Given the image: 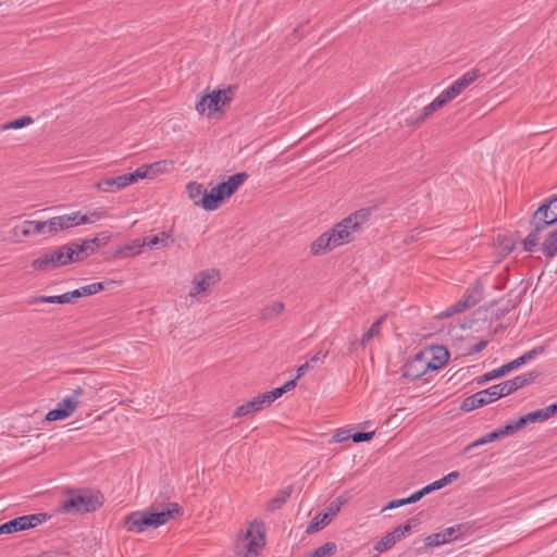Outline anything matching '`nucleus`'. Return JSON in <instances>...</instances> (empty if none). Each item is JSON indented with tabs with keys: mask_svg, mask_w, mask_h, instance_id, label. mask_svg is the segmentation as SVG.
I'll use <instances>...</instances> for the list:
<instances>
[{
	"mask_svg": "<svg viewBox=\"0 0 557 557\" xmlns=\"http://www.w3.org/2000/svg\"><path fill=\"white\" fill-rule=\"evenodd\" d=\"M487 345H488V341L487 339H481L475 345H473L472 347H470L468 349L467 355L472 356V355L479 354L484 348H486Z\"/></svg>",
	"mask_w": 557,
	"mask_h": 557,
	"instance_id": "5fc2aeb1",
	"label": "nucleus"
},
{
	"mask_svg": "<svg viewBox=\"0 0 557 557\" xmlns=\"http://www.w3.org/2000/svg\"><path fill=\"white\" fill-rule=\"evenodd\" d=\"M311 368L312 366L310 362H305L304 364L299 366L297 369L296 380H299L301 376H304Z\"/></svg>",
	"mask_w": 557,
	"mask_h": 557,
	"instance_id": "0e129e2a",
	"label": "nucleus"
},
{
	"mask_svg": "<svg viewBox=\"0 0 557 557\" xmlns=\"http://www.w3.org/2000/svg\"><path fill=\"white\" fill-rule=\"evenodd\" d=\"M331 522L330 515L319 512L307 525L306 532L308 534L315 533L326 527Z\"/></svg>",
	"mask_w": 557,
	"mask_h": 557,
	"instance_id": "c756f323",
	"label": "nucleus"
},
{
	"mask_svg": "<svg viewBox=\"0 0 557 557\" xmlns=\"http://www.w3.org/2000/svg\"><path fill=\"white\" fill-rule=\"evenodd\" d=\"M265 545V527L262 521H251L245 531H240L235 545L236 554L242 557H257Z\"/></svg>",
	"mask_w": 557,
	"mask_h": 557,
	"instance_id": "39448f33",
	"label": "nucleus"
},
{
	"mask_svg": "<svg viewBox=\"0 0 557 557\" xmlns=\"http://www.w3.org/2000/svg\"><path fill=\"white\" fill-rule=\"evenodd\" d=\"M544 351H545L544 346H536V347L532 348L531 350L525 351L523 355L516 358L515 360H512L506 364H503L502 367L494 369L487 373H484L483 375L475 377L474 382L478 385H483L494 379L502 377V376L506 375L507 373L516 370L520 366L533 360L535 357L542 355Z\"/></svg>",
	"mask_w": 557,
	"mask_h": 557,
	"instance_id": "1a4fd4ad",
	"label": "nucleus"
},
{
	"mask_svg": "<svg viewBox=\"0 0 557 557\" xmlns=\"http://www.w3.org/2000/svg\"><path fill=\"white\" fill-rule=\"evenodd\" d=\"M33 123V119L28 115H24V116H21L18 119H15L13 121H10L8 123H5L2 128L3 129H11V128H14V129H17V128H22L24 126H27L29 124Z\"/></svg>",
	"mask_w": 557,
	"mask_h": 557,
	"instance_id": "c03bdc74",
	"label": "nucleus"
},
{
	"mask_svg": "<svg viewBox=\"0 0 557 557\" xmlns=\"http://www.w3.org/2000/svg\"><path fill=\"white\" fill-rule=\"evenodd\" d=\"M424 488H425V492L428 494H430V493H432L434 491L443 488V486H442V483L438 482V480H436V481L432 482L431 484L424 486Z\"/></svg>",
	"mask_w": 557,
	"mask_h": 557,
	"instance_id": "774afa93",
	"label": "nucleus"
},
{
	"mask_svg": "<svg viewBox=\"0 0 557 557\" xmlns=\"http://www.w3.org/2000/svg\"><path fill=\"white\" fill-rule=\"evenodd\" d=\"M220 281V272L215 269L205 270L199 272L193 280V287L189 295L195 297L201 293L209 290Z\"/></svg>",
	"mask_w": 557,
	"mask_h": 557,
	"instance_id": "f8f14e48",
	"label": "nucleus"
},
{
	"mask_svg": "<svg viewBox=\"0 0 557 557\" xmlns=\"http://www.w3.org/2000/svg\"><path fill=\"white\" fill-rule=\"evenodd\" d=\"M385 320V315H382L375 322L372 323V325L370 326V329L363 333L361 339H360V345L362 347H366V345L375 336L380 333V330H381V325L383 323V321Z\"/></svg>",
	"mask_w": 557,
	"mask_h": 557,
	"instance_id": "f704fd0d",
	"label": "nucleus"
},
{
	"mask_svg": "<svg viewBox=\"0 0 557 557\" xmlns=\"http://www.w3.org/2000/svg\"><path fill=\"white\" fill-rule=\"evenodd\" d=\"M484 286L480 280H476L471 286L466 289L463 295L465 299L472 307L478 305L483 297Z\"/></svg>",
	"mask_w": 557,
	"mask_h": 557,
	"instance_id": "393cba45",
	"label": "nucleus"
},
{
	"mask_svg": "<svg viewBox=\"0 0 557 557\" xmlns=\"http://www.w3.org/2000/svg\"><path fill=\"white\" fill-rule=\"evenodd\" d=\"M78 404L75 400V397L72 395L66 396L62 401H60L54 409H51L46 414L47 421H58L64 420L69 418L77 408Z\"/></svg>",
	"mask_w": 557,
	"mask_h": 557,
	"instance_id": "2eb2a0df",
	"label": "nucleus"
},
{
	"mask_svg": "<svg viewBox=\"0 0 557 557\" xmlns=\"http://www.w3.org/2000/svg\"><path fill=\"white\" fill-rule=\"evenodd\" d=\"M446 89L449 92V95L453 97V99H455L457 96H459L461 94V91H462V89L460 88V86L456 82H454Z\"/></svg>",
	"mask_w": 557,
	"mask_h": 557,
	"instance_id": "e2e57ef3",
	"label": "nucleus"
},
{
	"mask_svg": "<svg viewBox=\"0 0 557 557\" xmlns=\"http://www.w3.org/2000/svg\"><path fill=\"white\" fill-rule=\"evenodd\" d=\"M479 75H480V71L478 69H472V70L466 72L461 77H459L455 82L463 90L470 84H472L479 77Z\"/></svg>",
	"mask_w": 557,
	"mask_h": 557,
	"instance_id": "79ce46f5",
	"label": "nucleus"
},
{
	"mask_svg": "<svg viewBox=\"0 0 557 557\" xmlns=\"http://www.w3.org/2000/svg\"><path fill=\"white\" fill-rule=\"evenodd\" d=\"M375 209L376 207L361 208L345 218V223H348L352 230L359 233L362 230V225L369 221L372 212Z\"/></svg>",
	"mask_w": 557,
	"mask_h": 557,
	"instance_id": "6ab92c4d",
	"label": "nucleus"
},
{
	"mask_svg": "<svg viewBox=\"0 0 557 557\" xmlns=\"http://www.w3.org/2000/svg\"><path fill=\"white\" fill-rule=\"evenodd\" d=\"M113 283H114V281H109L107 283L96 282V283H91L89 285L82 286L79 289H81V293H82L83 297L91 296V295H95L97 293H100V292L106 289V285H111Z\"/></svg>",
	"mask_w": 557,
	"mask_h": 557,
	"instance_id": "58836bf2",
	"label": "nucleus"
},
{
	"mask_svg": "<svg viewBox=\"0 0 557 557\" xmlns=\"http://www.w3.org/2000/svg\"><path fill=\"white\" fill-rule=\"evenodd\" d=\"M70 247L73 249V256L76 262L84 260L96 251V248L90 244L89 239H85L81 243H71Z\"/></svg>",
	"mask_w": 557,
	"mask_h": 557,
	"instance_id": "b1692460",
	"label": "nucleus"
},
{
	"mask_svg": "<svg viewBox=\"0 0 557 557\" xmlns=\"http://www.w3.org/2000/svg\"><path fill=\"white\" fill-rule=\"evenodd\" d=\"M186 189L194 205L201 208V198L206 190L203 185L197 182H190L187 184Z\"/></svg>",
	"mask_w": 557,
	"mask_h": 557,
	"instance_id": "7c9ffc66",
	"label": "nucleus"
},
{
	"mask_svg": "<svg viewBox=\"0 0 557 557\" xmlns=\"http://www.w3.org/2000/svg\"><path fill=\"white\" fill-rule=\"evenodd\" d=\"M76 262L73 256V249L70 244L60 246L58 249L47 252L33 260L32 267L37 271H47Z\"/></svg>",
	"mask_w": 557,
	"mask_h": 557,
	"instance_id": "6e6552de",
	"label": "nucleus"
},
{
	"mask_svg": "<svg viewBox=\"0 0 557 557\" xmlns=\"http://www.w3.org/2000/svg\"><path fill=\"white\" fill-rule=\"evenodd\" d=\"M326 345V341H323L320 345V349L310 358V360L308 362H310V364L312 366V368L314 367V364L319 361H323L327 355H329V349L327 348H324Z\"/></svg>",
	"mask_w": 557,
	"mask_h": 557,
	"instance_id": "09e8293b",
	"label": "nucleus"
},
{
	"mask_svg": "<svg viewBox=\"0 0 557 557\" xmlns=\"http://www.w3.org/2000/svg\"><path fill=\"white\" fill-rule=\"evenodd\" d=\"M418 522H419V521H418V519H414V518L409 519V520L407 521V523H405V524H403V525H399V529H400V531H403V534L406 536V534H407V533H409V532L411 531V529H412V523H413L414 525H417V524H418Z\"/></svg>",
	"mask_w": 557,
	"mask_h": 557,
	"instance_id": "680f3d73",
	"label": "nucleus"
},
{
	"mask_svg": "<svg viewBox=\"0 0 557 557\" xmlns=\"http://www.w3.org/2000/svg\"><path fill=\"white\" fill-rule=\"evenodd\" d=\"M395 545V540L387 533L384 535L376 544L374 545V549L379 553H383Z\"/></svg>",
	"mask_w": 557,
	"mask_h": 557,
	"instance_id": "de8ad7c7",
	"label": "nucleus"
},
{
	"mask_svg": "<svg viewBox=\"0 0 557 557\" xmlns=\"http://www.w3.org/2000/svg\"><path fill=\"white\" fill-rule=\"evenodd\" d=\"M332 243L334 248L342 246L344 244H348L354 240V233H357L352 227L345 223V220H342L337 224L334 225L331 230H329Z\"/></svg>",
	"mask_w": 557,
	"mask_h": 557,
	"instance_id": "dca6fc26",
	"label": "nucleus"
},
{
	"mask_svg": "<svg viewBox=\"0 0 557 557\" xmlns=\"http://www.w3.org/2000/svg\"><path fill=\"white\" fill-rule=\"evenodd\" d=\"M66 555H67L66 553H63V552H60V550H46V552H42L37 557H64Z\"/></svg>",
	"mask_w": 557,
	"mask_h": 557,
	"instance_id": "69168bd1",
	"label": "nucleus"
},
{
	"mask_svg": "<svg viewBox=\"0 0 557 557\" xmlns=\"http://www.w3.org/2000/svg\"><path fill=\"white\" fill-rule=\"evenodd\" d=\"M247 178L248 174L246 172H238L226 181L219 183L209 191L206 189L201 198V208L206 211L216 210L226 198H230L238 190Z\"/></svg>",
	"mask_w": 557,
	"mask_h": 557,
	"instance_id": "20e7f679",
	"label": "nucleus"
},
{
	"mask_svg": "<svg viewBox=\"0 0 557 557\" xmlns=\"http://www.w3.org/2000/svg\"><path fill=\"white\" fill-rule=\"evenodd\" d=\"M67 295L66 293L62 294V295H58V296H35V297H30L27 299V305H35V304H39V302H47V304H59V305H63V304H69L67 302Z\"/></svg>",
	"mask_w": 557,
	"mask_h": 557,
	"instance_id": "2f4dec72",
	"label": "nucleus"
},
{
	"mask_svg": "<svg viewBox=\"0 0 557 557\" xmlns=\"http://www.w3.org/2000/svg\"><path fill=\"white\" fill-rule=\"evenodd\" d=\"M425 495H428V493L425 492V488L422 487L421 490L416 491L414 493H412L410 496L407 497L408 498V503L409 504L417 503L418 500H420Z\"/></svg>",
	"mask_w": 557,
	"mask_h": 557,
	"instance_id": "bf43d9fd",
	"label": "nucleus"
},
{
	"mask_svg": "<svg viewBox=\"0 0 557 557\" xmlns=\"http://www.w3.org/2000/svg\"><path fill=\"white\" fill-rule=\"evenodd\" d=\"M111 238V234L109 232H102L98 234L96 237L89 239L90 244L96 248H100L108 244Z\"/></svg>",
	"mask_w": 557,
	"mask_h": 557,
	"instance_id": "8fccbe9b",
	"label": "nucleus"
},
{
	"mask_svg": "<svg viewBox=\"0 0 557 557\" xmlns=\"http://www.w3.org/2000/svg\"><path fill=\"white\" fill-rule=\"evenodd\" d=\"M341 506L342 502L339 499L333 500L323 513H329L330 520L332 521V518L339 512Z\"/></svg>",
	"mask_w": 557,
	"mask_h": 557,
	"instance_id": "864d4df0",
	"label": "nucleus"
},
{
	"mask_svg": "<svg viewBox=\"0 0 557 557\" xmlns=\"http://www.w3.org/2000/svg\"><path fill=\"white\" fill-rule=\"evenodd\" d=\"M284 394V388L276 387L272 391L265 392L261 394V398H263L267 407L270 406L272 403H274L276 399H278Z\"/></svg>",
	"mask_w": 557,
	"mask_h": 557,
	"instance_id": "49530a36",
	"label": "nucleus"
},
{
	"mask_svg": "<svg viewBox=\"0 0 557 557\" xmlns=\"http://www.w3.org/2000/svg\"><path fill=\"white\" fill-rule=\"evenodd\" d=\"M284 310V304L281 301H275L267 307H264L261 311L262 320H272L278 314H281Z\"/></svg>",
	"mask_w": 557,
	"mask_h": 557,
	"instance_id": "c9c22d12",
	"label": "nucleus"
},
{
	"mask_svg": "<svg viewBox=\"0 0 557 557\" xmlns=\"http://www.w3.org/2000/svg\"><path fill=\"white\" fill-rule=\"evenodd\" d=\"M47 513H30L20 516L0 524V535L12 534L35 528L47 520Z\"/></svg>",
	"mask_w": 557,
	"mask_h": 557,
	"instance_id": "9b49d317",
	"label": "nucleus"
},
{
	"mask_svg": "<svg viewBox=\"0 0 557 557\" xmlns=\"http://www.w3.org/2000/svg\"><path fill=\"white\" fill-rule=\"evenodd\" d=\"M442 107L437 103V101L434 99L431 103L425 106L421 113L411 122H407V124H419L423 122L425 119L431 116L436 110L441 109Z\"/></svg>",
	"mask_w": 557,
	"mask_h": 557,
	"instance_id": "4c0bfd02",
	"label": "nucleus"
},
{
	"mask_svg": "<svg viewBox=\"0 0 557 557\" xmlns=\"http://www.w3.org/2000/svg\"><path fill=\"white\" fill-rule=\"evenodd\" d=\"M334 249L329 231L321 234L310 246L313 256H321Z\"/></svg>",
	"mask_w": 557,
	"mask_h": 557,
	"instance_id": "4be33fe9",
	"label": "nucleus"
},
{
	"mask_svg": "<svg viewBox=\"0 0 557 557\" xmlns=\"http://www.w3.org/2000/svg\"><path fill=\"white\" fill-rule=\"evenodd\" d=\"M102 385L100 383L84 381L82 384L73 388L71 395L72 397H75L78 405H89L97 400Z\"/></svg>",
	"mask_w": 557,
	"mask_h": 557,
	"instance_id": "ddd939ff",
	"label": "nucleus"
},
{
	"mask_svg": "<svg viewBox=\"0 0 557 557\" xmlns=\"http://www.w3.org/2000/svg\"><path fill=\"white\" fill-rule=\"evenodd\" d=\"M557 223V196L545 199L533 212L530 224L531 232L522 240L523 250L527 252L535 251L539 246L541 233L547 227Z\"/></svg>",
	"mask_w": 557,
	"mask_h": 557,
	"instance_id": "f03ea898",
	"label": "nucleus"
},
{
	"mask_svg": "<svg viewBox=\"0 0 557 557\" xmlns=\"http://www.w3.org/2000/svg\"><path fill=\"white\" fill-rule=\"evenodd\" d=\"M48 224L47 221H25L22 225H17L13 228L14 236L28 237L30 235H37L47 233Z\"/></svg>",
	"mask_w": 557,
	"mask_h": 557,
	"instance_id": "a211bd4d",
	"label": "nucleus"
},
{
	"mask_svg": "<svg viewBox=\"0 0 557 557\" xmlns=\"http://www.w3.org/2000/svg\"><path fill=\"white\" fill-rule=\"evenodd\" d=\"M233 98V88L230 86L226 89L213 90L211 94L205 95L196 103V110L203 114L208 112L210 116L212 113L220 110L221 104L228 103Z\"/></svg>",
	"mask_w": 557,
	"mask_h": 557,
	"instance_id": "9d476101",
	"label": "nucleus"
},
{
	"mask_svg": "<svg viewBox=\"0 0 557 557\" xmlns=\"http://www.w3.org/2000/svg\"><path fill=\"white\" fill-rule=\"evenodd\" d=\"M351 433L349 430H338L332 437L331 442L343 443L348 438H351Z\"/></svg>",
	"mask_w": 557,
	"mask_h": 557,
	"instance_id": "603ef678",
	"label": "nucleus"
},
{
	"mask_svg": "<svg viewBox=\"0 0 557 557\" xmlns=\"http://www.w3.org/2000/svg\"><path fill=\"white\" fill-rule=\"evenodd\" d=\"M498 243L503 247L505 255H509L515 248V242L510 238L500 239L498 237Z\"/></svg>",
	"mask_w": 557,
	"mask_h": 557,
	"instance_id": "4d7b16f0",
	"label": "nucleus"
},
{
	"mask_svg": "<svg viewBox=\"0 0 557 557\" xmlns=\"http://www.w3.org/2000/svg\"><path fill=\"white\" fill-rule=\"evenodd\" d=\"M516 391H518V388L515 384V380L511 379L466 397L460 405V409L469 412L473 409L492 404L500 397L508 396Z\"/></svg>",
	"mask_w": 557,
	"mask_h": 557,
	"instance_id": "423d86ee",
	"label": "nucleus"
},
{
	"mask_svg": "<svg viewBox=\"0 0 557 557\" xmlns=\"http://www.w3.org/2000/svg\"><path fill=\"white\" fill-rule=\"evenodd\" d=\"M471 306L468 304V301L462 297L458 301H456L454 305L448 307L445 311H443L438 317L441 319L449 318L454 314L465 312L466 310L470 309Z\"/></svg>",
	"mask_w": 557,
	"mask_h": 557,
	"instance_id": "72a5a7b5",
	"label": "nucleus"
},
{
	"mask_svg": "<svg viewBox=\"0 0 557 557\" xmlns=\"http://www.w3.org/2000/svg\"><path fill=\"white\" fill-rule=\"evenodd\" d=\"M66 216L69 219V224L71 228L74 226L92 223V219H90L86 214H82L81 211L72 212L70 214H66Z\"/></svg>",
	"mask_w": 557,
	"mask_h": 557,
	"instance_id": "a19ab883",
	"label": "nucleus"
},
{
	"mask_svg": "<svg viewBox=\"0 0 557 557\" xmlns=\"http://www.w3.org/2000/svg\"><path fill=\"white\" fill-rule=\"evenodd\" d=\"M182 515L183 507L180 504L154 500L146 509L126 515L124 527L128 532L141 533L149 528L157 529Z\"/></svg>",
	"mask_w": 557,
	"mask_h": 557,
	"instance_id": "f257e3e1",
	"label": "nucleus"
},
{
	"mask_svg": "<svg viewBox=\"0 0 557 557\" xmlns=\"http://www.w3.org/2000/svg\"><path fill=\"white\" fill-rule=\"evenodd\" d=\"M163 164H165V161L154 162L150 165H144L141 168H138L133 173H126L114 177H104L95 183L94 187L103 193H114L116 190L125 188L126 186L133 183H136L138 180L150 177V171L153 170V172L156 173L160 171Z\"/></svg>",
	"mask_w": 557,
	"mask_h": 557,
	"instance_id": "0eeeda50",
	"label": "nucleus"
},
{
	"mask_svg": "<svg viewBox=\"0 0 557 557\" xmlns=\"http://www.w3.org/2000/svg\"><path fill=\"white\" fill-rule=\"evenodd\" d=\"M445 543H447V540H446L443 531L438 532V533L431 534L425 537V546L426 547H437Z\"/></svg>",
	"mask_w": 557,
	"mask_h": 557,
	"instance_id": "a18cd8bd",
	"label": "nucleus"
},
{
	"mask_svg": "<svg viewBox=\"0 0 557 557\" xmlns=\"http://www.w3.org/2000/svg\"><path fill=\"white\" fill-rule=\"evenodd\" d=\"M264 407H267L263 398H261V394L253 397L251 400H248L247 403L238 406L236 410L233 413L234 418H242L246 417L250 413L257 412L262 410Z\"/></svg>",
	"mask_w": 557,
	"mask_h": 557,
	"instance_id": "aec40b11",
	"label": "nucleus"
},
{
	"mask_svg": "<svg viewBox=\"0 0 557 557\" xmlns=\"http://www.w3.org/2000/svg\"><path fill=\"white\" fill-rule=\"evenodd\" d=\"M336 552V544L333 542H327L324 545L314 549L310 557H331Z\"/></svg>",
	"mask_w": 557,
	"mask_h": 557,
	"instance_id": "37998d69",
	"label": "nucleus"
},
{
	"mask_svg": "<svg viewBox=\"0 0 557 557\" xmlns=\"http://www.w3.org/2000/svg\"><path fill=\"white\" fill-rule=\"evenodd\" d=\"M293 492V486L289 485L286 488H283L278 492V494L269 500L268 503V510L275 511L281 509L287 502V499L290 497Z\"/></svg>",
	"mask_w": 557,
	"mask_h": 557,
	"instance_id": "cd10ccee",
	"label": "nucleus"
},
{
	"mask_svg": "<svg viewBox=\"0 0 557 557\" xmlns=\"http://www.w3.org/2000/svg\"><path fill=\"white\" fill-rule=\"evenodd\" d=\"M405 505H409L408 498L393 499L382 508V511L395 509Z\"/></svg>",
	"mask_w": 557,
	"mask_h": 557,
	"instance_id": "6e6d98bb",
	"label": "nucleus"
},
{
	"mask_svg": "<svg viewBox=\"0 0 557 557\" xmlns=\"http://www.w3.org/2000/svg\"><path fill=\"white\" fill-rule=\"evenodd\" d=\"M47 224H48L47 233H49V234H57L61 231L71 228L66 214L53 216V218L47 220Z\"/></svg>",
	"mask_w": 557,
	"mask_h": 557,
	"instance_id": "c85d7f7f",
	"label": "nucleus"
},
{
	"mask_svg": "<svg viewBox=\"0 0 557 557\" xmlns=\"http://www.w3.org/2000/svg\"><path fill=\"white\" fill-rule=\"evenodd\" d=\"M171 243H173V238L168 232H161L154 236L145 237L144 240H141V244L150 249L165 248L169 247Z\"/></svg>",
	"mask_w": 557,
	"mask_h": 557,
	"instance_id": "5701e85b",
	"label": "nucleus"
},
{
	"mask_svg": "<svg viewBox=\"0 0 557 557\" xmlns=\"http://www.w3.org/2000/svg\"><path fill=\"white\" fill-rule=\"evenodd\" d=\"M435 100L443 108L446 103L453 100V97L449 95L447 89H445L435 98Z\"/></svg>",
	"mask_w": 557,
	"mask_h": 557,
	"instance_id": "13d9d810",
	"label": "nucleus"
},
{
	"mask_svg": "<svg viewBox=\"0 0 557 557\" xmlns=\"http://www.w3.org/2000/svg\"><path fill=\"white\" fill-rule=\"evenodd\" d=\"M374 432H356L351 435L355 443L369 442L373 438Z\"/></svg>",
	"mask_w": 557,
	"mask_h": 557,
	"instance_id": "3c124183",
	"label": "nucleus"
},
{
	"mask_svg": "<svg viewBox=\"0 0 557 557\" xmlns=\"http://www.w3.org/2000/svg\"><path fill=\"white\" fill-rule=\"evenodd\" d=\"M485 444H487V442H485L484 436H482L481 438H479V440L474 441L473 443L469 444L468 446H466L463 451L469 453L472 448L479 447V446H482Z\"/></svg>",
	"mask_w": 557,
	"mask_h": 557,
	"instance_id": "338daca9",
	"label": "nucleus"
},
{
	"mask_svg": "<svg viewBox=\"0 0 557 557\" xmlns=\"http://www.w3.org/2000/svg\"><path fill=\"white\" fill-rule=\"evenodd\" d=\"M429 370L422 352H418L409 359L403 367V376L410 380H417L424 375Z\"/></svg>",
	"mask_w": 557,
	"mask_h": 557,
	"instance_id": "4468645a",
	"label": "nucleus"
},
{
	"mask_svg": "<svg viewBox=\"0 0 557 557\" xmlns=\"http://www.w3.org/2000/svg\"><path fill=\"white\" fill-rule=\"evenodd\" d=\"M144 247V244H141V239L136 238L132 240L131 243H127L123 246H119L114 249L111 257L113 259H122V258H128L136 255H139L141 252V248Z\"/></svg>",
	"mask_w": 557,
	"mask_h": 557,
	"instance_id": "412c9836",
	"label": "nucleus"
},
{
	"mask_svg": "<svg viewBox=\"0 0 557 557\" xmlns=\"http://www.w3.org/2000/svg\"><path fill=\"white\" fill-rule=\"evenodd\" d=\"M421 352L423 354V358L425 359L430 371H435L443 368L449 358L448 350L442 346L436 347L434 351L431 350Z\"/></svg>",
	"mask_w": 557,
	"mask_h": 557,
	"instance_id": "f3484780",
	"label": "nucleus"
},
{
	"mask_svg": "<svg viewBox=\"0 0 557 557\" xmlns=\"http://www.w3.org/2000/svg\"><path fill=\"white\" fill-rule=\"evenodd\" d=\"M541 250L547 259H552L557 255V228L546 236Z\"/></svg>",
	"mask_w": 557,
	"mask_h": 557,
	"instance_id": "bb28decb",
	"label": "nucleus"
},
{
	"mask_svg": "<svg viewBox=\"0 0 557 557\" xmlns=\"http://www.w3.org/2000/svg\"><path fill=\"white\" fill-rule=\"evenodd\" d=\"M540 376H541V372L537 370H533V371L517 375L513 377V380H515V384H516L517 388L519 389V388H522V387L531 384Z\"/></svg>",
	"mask_w": 557,
	"mask_h": 557,
	"instance_id": "e433bc0d",
	"label": "nucleus"
},
{
	"mask_svg": "<svg viewBox=\"0 0 557 557\" xmlns=\"http://www.w3.org/2000/svg\"><path fill=\"white\" fill-rule=\"evenodd\" d=\"M523 428H524V424L520 417L518 420L510 421L498 429H499V434H502V437H505V436L512 435L513 433H516L517 431H519Z\"/></svg>",
	"mask_w": 557,
	"mask_h": 557,
	"instance_id": "ea45409f",
	"label": "nucleus"
},
{
	"mask_svg": "<svg viewBox=\"0 0 557 557\" xmlns=\"http://www.w3.org/2000/svg\"><path fill=\"white\" fill-rule=\"evenodd\" d=\"M470 529H471V524L459 523V524L446 528L443 532L445 534L447 542H449L450 540H458L459 537H461V535L468 533Z\"/></svg>",
	"mask_w": 557,
	"mask_h": 557,
	"instance_id": "473e14b6",
	"label": "nucleus"
},
{
	"mask_svg": "<svg viewBox=\"0 0 557 557\" xmlns=\"http://www.w3.org/2000/svg\"><path fill=\"white\" fill-rule=\"evenodd\" d=\"M66 495L61 504V511L65 513L94 512L103 505V495L99 491L89 488L69 490Z\"/></svg>",
	"mask_w": 557,
	"mask_h": 557,
	"instance_id": "7ed1b4c3",
	"label": "nucleus"
},
{
	"mask_svg": "<svg viewBox=\"0 0 557 557\" xmlns=\"http://www.w3.org/2000/svg\"><path fill=\"white\" fill-rule=\"evenodd\" d=\"M550 417H553V413H552V410L549 409V407L547 406L543 409H537V410L531 411V412L522 416L521 419L525 426L530 423L543 422V421L549 419Z\"/></svg>",
	"mask_w": 557,
	"mask_h": 557,
	"instance_id": "a878e982",
	"label": "nucleus"
},
{
	"mask_svg": "<svg viewBox=\"0 0 557 557\" xmlns=\"http://www.w3.org/2000/svg\"><path fill=\"white\" fill-rule=\"evenodd\" d=\"M500 438H503V437H502V434H499V429H496V430L487 433L486 435H484V441L487 443H492V442L498 441Z\"/></svg>",
	"mask_w": 557,
	"mask_h": 557,
	"instance_id": "052dcab7",
	"label": "nucleus"
}]
</instances>
